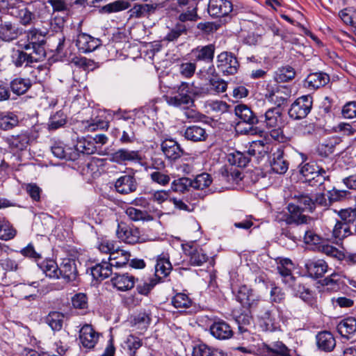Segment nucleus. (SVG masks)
I'll list each match as a JSON object with an SVG mask.
<instances>
[{"mask_svg":"<svg viewBox=\"0 0 356 356\" xmlns=\"http://www.w3.org/2000/svg\"><path fill=\"white\" fill-rule=\"evenodd\" d=\"M32 83L29 79L17 77L12 80L10 83V90L17 95L25 94L31 87Z\"/></svg>","mask_w":356,"mask_h":356,"instance_id":"obj_43","label":"nucleus"},{"mask_svg":"<svg viewBox=\"0 0 356 356\" xmlns=\"http://www.w3.org/2000/svg\"><path fill=\"white\" fill-rule=\"evenodd\" d=\"M101 44L102 41L99 38L92 37L84 33L78 34L76 39V46L79 51L82 53L93 51Z\"/></svg>","mask_w":356,"mask_h":356,"instance_id":"obj_17","label":"nucleus"},{"mask_svg":"<svg viewBox=\"0 0 356 356\" xmlns=\"http://www.w3.org/2000/svg\"><path fill=\"white\" fill-rule=\"evenodd\" d=\"M191 86L188 83L182 82L177 92L166 95L163 97L168 105L175 107H188L193 103L191 97Z\"/></svg>","mask_w":356,"mask_h":356,"instance_id":"obj_2","label":"nucleus"},{"mask_svg":"<svg viewBox=\"0 0 356 356\" xmlns=\"http://www.w3.org/2000/svg\"><path fill=\"white\" fill-rule=\"evenodd\" d=\"M26 38L27 43L24 44L23 49L31 50L33 54L43 60L46 57L45 35L36 29H32L26 33Z\"/></svg>","mask_w":356,"mask_h":356,"instance_id":"obj_3","label":"nucleus"},{"mask_svg":"<svg viewBox=\"0 0 356 356\" xmlns=\"http://www.w3.org/2000/svg\"><path fill=\"white\" fill-rule=\"evenodd\" d=\"M184 138L193 143L205 141L208 138V134L204 128L199 125L187 127L183 134Z\"/></svg>","mask_w":356,"mask_h":356,"instance_id":"obj_31","label":"nucleus"},{"mask_svg":"<svg viewBox=\"0 0 356 356\" xmlns=\"http://www.w3.org/2000/svg\"><path fill=\"white\" fill-rule=\"evenodd\" d=\"M52 154L60 159L75 161L76 152L72 150V147H65L61 143H55L51 147Z\"/></svg>","mask_w":356,"mask_h":356,"instance_id":"obj_39","label":"nucleus"},{"mask_svg":"<svg viewBox=\"0 0 356 356\" xmlns=\"http://www.w3.org/2000/svg\"><path fill=\"white\" fill-rule=\"evenodd\" d=\"M15 235L16 230L10 223L5 219H0V239L8 241L13 238Z\"/></svg>","mask_w":356,"mask_h":356,"instance_id":"obj_56","label":"nucleus"},{"mask_svg":"<svg viewBox=\"0 0 356 356\" xmlns=\"http://www.w3.org/2000/svg\"><path fill=\"white\" fill-rule=\"evenodd\" d=\"M136 281H138V279L129 273H115L111 280L112 285L121 291H126L134 288Z\"/></svg>","mask_w":356,"mask_h":356,"instance_id":"obj_25","label":"nucleus"},{"mask_svg":"<svg viewBox=\"0 0 356 356\" xmlns=\"http://www.w3.org/2000/svg\"><path fill=\"white\" fill-rule=\"evenodd\" d=\"M19 35L17 25L6 17L0 16V40L3 42H11L17 39Z\"/></svg>","mask_w":356,"mask_h":356,"instance_id":"obj_16","label":"nucleus"},{"mask_svg":"<svg viewBox=\"0 0 356 356\" xmlns=\"http://www.w3.org/2000/svg\"><path fill=\"white\" fill-rule=\"evenodd\" d=\"M79 127L84 131H95L99 129L108 127V122L97 115L92 116L90 120H83L79 123Z\"/></svg>","mask_w":356,"mask_h":356,"instance_id":"obj_41","label":"nucleus"},{"mask_svg":"<svg viewBox=\"0 0 356 356\" xmlns=\"http://www.w3.org/2000/svg\"><path fill=\"white\" fill-rule=\"evenodd\" d=\"M228 161L232 165L241 168L245 167L248 165L250 162V157L245 153L236 151L229 154Z\"/></svg>","mask_w":356,"mask_h":356,"instance_id":"obj_58","label":"nucleus"},{"mask_svg":"<svg viewBox=\"0 0 356 356\" xmlns=\"http://www.w3.org/2000/svg\"><path fill=\"white\" fill-rule=\"evenodd\" d=\"M116 234L119 239L129 244L137 243L140 238V233L138 228L126 225H118Z\"/></svg>","mask_w":356,"mask_h":356,"instance_id":"obj_19","label":"nucleus"},{"mask_svg":"<svg viewBox=\"0 0 356 356\" xmlns=\"http://www.w3.org/2000/svg\"><path fill=\"white\" fill-rule=\"evenodd\" d=\"M79 338L83 347L92 349L99 341V333L95 331L91 325L85 324L79 330Z\"/></svg>","mask_w":356,"mask_h":356,"instance_id":"obj_14","label":"nucleus"},{"mask_svg":"<svg viewBox=\"0 0 356 356\" xmlns=\"http://www.w3.org/2000/svg\"><path fill=\"white\" fill-rule=\"evenodd\" d=\"M72 149L76 152V160L79 158L81 154H92L97 149L93 140L86 138L78 139L76 145Z\"/></svg>","mask_w":356,"mask_h":356,"instance_id":"obj_38","label":"nucleus"},{"mask_svg":"<svg viewBox=\"0 0 356 356\" xmlns=\"http://www.w3.org/2000/svg\"><path fill=\"white\" fill-rule=\"evenodd\" d=\"M329 168L326 169L316 162H309L304 164L300 170L303 176L305 181L310 186H320L325 180H329Z\"/></svg>","mask_w":356,"mask_h":356,"instance_id":"obj_1","label":"nucleus"},{"mask_svg":"<svg viewBox=\"0 0 356 356\" xmlns=\"http://www.w3.org/2000/svg\"><path fill=\"white\" fill-rule=\"evenodd\" d=\"M316 345L322 351L331 352L336 346V340L333 334L329 331H323L316 337Z\"/></svg>","mask_w":356,"mask_h":356,"instance_id":"obj_33","label":"nucleus"},{"mask_svg":"<svg viewBox=\"0 0 356 356\" xmlns=\"http://www.w3.org/2000/svg\"><path fill=\"white\" fill-rule=\"evenodd\" d=\"M259 124H264L267 128H280L283 125L282 109L279 107L268 108L261 116H259Z\"/></svg>","mask_w":356,"mask_h":356,"instance_id":"obj_10","label":"nucleus"},{"mask_svg":"<svg viewBox=\"0 0 356 356\" xmlns=\"http://www.w3.org/2000/svg\"><path fill=\"white\" fill-rule=\"evenodd\" d=\"M212 183V178L208 173L203 172L197 175L195 178L192 180V187L195 189L203 190Z\"/></svg>","mask_w":356,"mask_h":356,"instance_id":"obj_59","label":"nucleus"},{"mask_svg":"<svg viewBox=\"0 0 356 356\" xmlns=\"http://www.w3.org/2000/svg\"><path fill=\"white\" fill-rule=\"evenodd\" d=\"M270 166L273 172L277 174H284L289 169V163L284 157V150L278 148L272 154Z\"/></svg>","mask_w":356,"mask_h":356,"instance_id":"obj_30","label":"nucleus"},{"mask_svg":"<svg viewBox=\"0 0 356 356\" xmlns=\"http://www.w3.org/2000/svg\"><path fill=\"white\" fill-rule=\"evenodd\" d=\"M38 266L49 278L58 279L59 266L53 259H44L38 263Z\"/></svg>","mask_w":356,"mask_h":356,"instance_id":"obj_44","label":"nucleus"},{"mask_svg":"<svg viewBox=\"0 0 356 356\" xmlns=\"http://www.w3.org/2000/svg\"><path fill=\"white\" fill-rule=\"evenodd\" d=\"M234 113L241 120L239 122H244L246 124H259V116L246 104L236 105Z\"/></svg>","mask_w":356,"mask_h":356,"instance_id":"obj_22","label":"nucleus"},{"mask_svg":"<svg viewBox=\"0 0 356 356\" xmlns=\"http://www.w3.org/2000/svg\"><path fill=\"white\" fill-rule=\"evenodd\" d=\"M130 3L125 0H117L102 6L99 12L104 14H111L124 10L130 7Z\"/></svg>","mask_w":356,"mask_h":356,"instance_id":"obj_47","label":"nucleus"},{"mask_svg":"<svg viewBox=\"0 0 356 356\" xmlns=\"http://www.w3.org/2000/svg\"><path fill=\"white\" fill-rule=\"evenodd\" d=\"M64 316L58 312H51L45 318V322L54 331H60L63 327Z\"/></svg>","mask_w":356,"mask_h":356,"instance_id":"obj_48","label":"nucleus"},{"mask_svg":"<svg viewBox=\"0 0 356 356\" xmlns=\"http://www.w3.org/2000/svg\"><path fill=\"white\" fill-rule=\"evenodd\" d=\"M221 179L228 184H238L242 179L241 172L233 168H231L229 170L226 168L222 169Z\"/></svg>","mask_w":356,"mask_h":356,"instance_id":"obj_55","label":"nucleus"},{"mask_svg":"<svg viewBox=\"0 0 356 356\" xmlns=\"http://www.w3.org/2000/svg\"><path fill=\"white\" fill-rule=\"evenodd\" d=\"M11 58L12 62L17 67H22L24 65L28 66L31 63L42 60V58L37 57L36 54H33L32 51L27 53L22 50L14 51Z\"/></svg>","mask_w":356,"mask_h":356,"instance_id":"obj_29","label":"nucleus"},{"mask_svg":"<svg viewBox=\"0 0 356 356\" xmlns=\"http://www.w3.org/2000/svg\"><path fill=\"white\" fill-rule=\"evenodd\" d=\"M208 73L213 76L216 75V77L209 79V84L211 91L218 94L225 92L227 88V83L223 79L217 77V73L213 65L209 66Z\"/></svg>","mask_w":356,"mask_h":356,"instance_id":"obj_42","label":"nucleus"},{"mask_svg":"<svg viewBox=\"0 0 356 356\" xmlns=\"http://www.w3.org/2000/svg\"><path fill=\"white\" fill-rule=\"evenodd\" d=\"M236 298L242 305L247 307L251 311L257 308L261 300L253 291L247 286H241L236 293Z\"/></svg>","mask_w":356,"mask_h":356,"instance_id":"obj_13","label":"nucleus"},{"mask_svg":"<svg viewBox=\"0 0 356 356\" xmlns=\"http://www.w3.org/2000/svg\"><path fill=\"white\" fill-rule=\"evenodd\" d=\"M185 252L189 264L193 266H201L209 259L206 251L198 246H189Z\"/></svg>","mask_w":356,"mask_h":356,"instance_id":"obj_27","label":"nucleus"},{"mask_svg":"<svg viewBox=\"0 0 356 356\" xmlns=\"http://www.w3.org/2000/svg\"><path fill=\"white\" fill-rule=\"evenodd\" d=\"M293 295L300 298L312 308L319 310L316 293L300 280L294 279L289 284Z\"/></svg>","mask_w":356,"mask_h":356,"instance_id":"obj_4","label":"nucleus"},{"mask_svg":"<svg viewBox=\"0 0 356 356\" xmlns=\"http://www.w3.org/2000/svg\"><path fill=\"white\" fill-rule=\"evenodd\" d=\"M172 269V266L170 262L168 254L162 253L157 256L155 265V274L157 277H167L170 273Z\"/></svg>","mask_w":356,"mask_h":356,"instance_id":"obj_37","label":"nucleus"},{"mask_svg":"<svg viewBox=\"0 0 356 356\" xmlns=\"http://www.w3.org/2000/svg\"><path fill=\"white\" fill-rule=\"evenodd\" d=\"M210 333L219 340L230 339L234 332L230 325L224 321L214 322L209 328Z\"/></svg>","mask_w":356,"mask_h":356,"instance_id":"obj_28","label":"nucleus"},{"mask_svg":"<svg viewBox=\"0 0 356 356\" xmlns=\"http://www.w3.org/2000/svg\"><path fill=\"white\" fill-rule=\"evenodd\" d=\"M134 126V122L131 121L130 125L124 128L122 135L119 138V141L122 144H131L136 140Z\"/></svg>","mask_w":356,"mask_h":356,"instance_id":"obj_63","label":"nucleus"},{"mask_svg":"<svg viewBox=\"0 0 356 356\" xmlns=\"http://www.w3.org/2000/svg\"><path fill=\"white\" fill-rule=\"evenodd\" d=\"M293 200V202L300 207L301 211L308 210L312 211L314 210L313 197L307 194L300 192H296L291 195Z\"/></svg>","mask_w":356,"mask_h":356,"instance_id":"obj_45","label":"nucleus"},{"mask_svg":"<svg viewBox=\"0 0 356 356\" xmlns=\"http://www.w3.org/2000/svg\"><path fill=\"white\" fill-rule=\"evenodd\" d=\"M187 33V27L185 24L176 23L175 26L170 29L168 33L163 38V41L175 42L183 34Z\"/></svg>","mask_w":356,"mask_h":356,"instance_id":"obj_53","label":"nucleus"},{"mask_svg":"<svg viewBox=\"0 0 356 356\" xmlns=\"http://www.w3.org/2000/svg\"><path fill=\"white\" fill-rule=\"evenodd\" d=\"M341 337L347 340L356 338V319L348 317L341 320L337 326Z\"/></svg>","mask_w":356,"mask_h":356,"instance_id":"obj_26","label":"nucleus"},{"mask_svg":"<svg viewBox=\"0 0 356 356\" xmlns=\"http://www.w3.org/2000/svg\"><path fill=\"white\" fill-rule=\"evenodd\" d=\"M266 99L270 103L275 104V107H281L285 105L290 97V90L284 86H276L272 89H268L265 95Z\"/></svg>","mask_w":356,"mask_h":356,"instance_id":"obj_12","label":"nucleus"},{"mask_svg":"<svg viewBox=\"0 0 356 356\" xmlns=\"http://www.w3.org/2000/svg\"><path fill=\"white\" fill-rule=\"evenodd\" d=\"M289 213H279L276 219L278 222L284 221L286 225H302L307 223V217L303 215L300 207L294 202L289 203L287 206Z\"/></svg>","mask_w":356,"mask_h":356,"instance_id":"obj_7","label":"nucleus"},{"mask_svg":"<svg viewBox=\"0 0 356 356\" xmlns=\"http://www.w3.org/2000/svg\"><path fill=\"white\" fill-rule=\"evenodd\" d=\"M334 212L340 218V221L344 224H353L356 222V208L348 207L340 210H334Z\"/></svg>","mask_w":356,"mask_h":356,"instance_id":"obj_54","label":"nucleus"},{"mask_svg":"<svg viewBox=\"0 0 356 356\" xmlns=\"http://www.w3.org/2000/svg\"><path fill=\"white\" fill-rule=\"evenodd\" d=\"M161 151L165 158L170 161L179 159L184 153L180 145L173 139H165L161 144Z\"/></svg>","mask_w":356,"mask_h":356,"instance_id":"obj_20","label":"nucleus"},{"mask_svg":"<svg viewBox=\"0 0 356 356\" xmlns=\"http://www.w3.org/2000/svg\"><path fill=\"white\" fill-rule=\"evenodd\" d=\"M266 305L267 303L266 302L261 300L257 308L252 309L251 312H254L259 318L263 319L267 326L269 325H273V319L272 318L271 312L266 308Z\"/></svg>","mask_w":356,"mask_h":356,"instance_id":"obj_50","label":"nucleus"},{"mask_svg":"<svg viewBox=\"0 0 356 356\" xmlns=\"http://www.w3.org/2000/svg\"><path fill=\"white\" fill-rule=\"evenodd\" d=\"M342 276L337 273H332L329 276L325 277L321 282L323 286H325L327 291H337L340 289L342 284Z\"/></svg>","mask_w":356,"mask_h":356,"instance_id":"obj_46","label":"nucleus"},{"mask_svg":"<svg viewBox=\"0 0 356 356\" xmlns=\"http://www.w3.org/2000/svg\"><path fill=\"white\" fill-rule=\"evenodd\" d=\"M158 6H159V4H155V6H153L149 5V3H136L128 11L129 19L148 17L156 12V8Z\"/></svg>","mask_w":356,"mask_h":356,"instance_id":"obj_32","label":"nucleus"},{"mask_svg":"<svg viewBox=\"0 0 356 356\" xmlns=\"http://www.w3.org/2000/svg\"><path fill=\"white\" fill-rule=\"evenodd\" d=\"M216 67L224 76L233 75L238 72L239 63L233 53L222 51L216 57Z\"/></svg>","mask_w":356,"mask_h":356,"instance_id":"obj_5","label":"nucleus"},{"mask_svg":"<svg viewBox=\"0 0 356 356\" xmlns=\"http://www.w3.org/2000/svg\"><path fill=\"white\" fill-rule=\"evenodd\" d=\"M172 304L177 309H188L191 306L192 300L186 294L178 293L172 298Z\"/></svg>","mask_w":356,"mask_h":356,"instance_id":"obj_60","label":"nucleus"},{"mask_svg":"<svg viewBox=\"0 0 356 356\" xmlns=\"http://www.w3.org/2000/svg\"><path fill=\"white\" fill-rule=\"evenodd\" d=\"M35 138V137L32 135V131L26 130L22 131L17 135L8 136L6 141L10 149L14 152H20L25 150Z\"/></svg>","mask_w":356,"mask_h":356,"instance_id":"obj_9","label":"nucleus"},{"mask_svg":"<svg viewBox=\"0 0 356 356\" xmlns=\"http://www.w3.org/2000/svg\"><path fill=\"white\" fill-rule=\"evenodd\" d=\"M151 322V316L149 313L140 312L133 319L132 323L137 329L146 330Z\"/></svg>","mask_w":356,"mask_h":356,"instance_id":"obj_64","label":"nucleus"},{"mask_svg":"<svg viewBox=\"0 0 356 356\" xmlns=\"http://www.w3.org/2000/svg\"><path fill=\"white\" fill-rule=\"evenodd\" d=\"M350 196V193L346 190L333 188L327 192V197L330 204L345 201L348 200Z\"/></svg>","mask_w":356,"mask_h":356,"instance_id":"obj_62","label":"nucleus"},{"mask_svg":"<svg viewBox=\"0 0 356 356\" xmlns=\"http://www.w3.org/2000/svg\"><path fill=\"white\" fill-rule=\"evenodd\" d=\"M97 263L90 268L91 275L97 280H103L112 275V264L108 259H97Z\"/></svg>","mask_w":356,"mask_h":356,"instance_id":"obj_21","label":"nucleus"},{"mask_svg":"<svg viewBox=\"0 0 356 356\" xmlns=\"http://www.w3.org/2000/svg\"><path fill=\"white\" fill-rule=\"evenodd\" d=\"M216 47L213 44L197 46L191 51V54L196 62L211 63L214 58Z\"/></svg>","mask_w":356,"mask_h":356,"instance_id":"obj_23","label":"nucleus"},{"mask_svg":"<svg viewBox=\"0 0 356 356\" xmlns=\"http://www.w3.org/2000/svg\"><path fill=\"white\" fill-rule=\"evenodd\" d=\"M192 187V180L188 177L175 179L171 184V190L177 193H184Z\"/></svg>","mask_w":356,"mask_h":356,"instance_id":"obj_61","label":"nucleus"},{"mask_svg":"<svg viewBox=\"0 0 356 356\" xmlns=\"http://www.w3.org/2000/svg\"><path fill=\"white\" fill-rule=\"evenodd\" d=\"M313 104V98L310 95L298 97L291 106L289 115L294 120L305 118L310 113Z\"/></svg>","mask_w":356,"mask_h":356,"instance_id":"obj_6","label":"nucleus"},{"mask_svg":"<svg viewBox=\"0 0 356 356\" xmlns=\"http://www.w3.org/2000/svg\"><path fill=\"white\" fill-rule=\"evenodd\" d=\"M143 160L141 153L138 150L121 148L110 155V161L120 165L128 163H140Z\"/></svg>","mask_w":356,"mask_h":356,"instance_id":"obj_8","label":"nucleus"},{"mask_svg":"<svg viewBox=\"0 0 356 356\" xmlns=\"http://www.w3.org/2000/svg\"><path fill=\"white\" fill-rule=\"evenodd\" d=\"M114 186L118 193L127 195L135 192L138 184L134 175H125L115 181Z\"/></svg>","mask_w":356,"mask_h":356,"instance_id":"obj_24","label":"nucleus"},{"mask_svg":"<svg viewBox=\"0 0 356 356\" xmlns=\"http://www.w3.org/2000/svg\"><path fill=\"white\" fill-rule=\"evenodd\" d=\"M71 302L73 308L80 310L81 314L87 312L88 309V298L86 293H76L72 297Z\"/></svg>","mask_w":356,"mask_h":356,"instance_id":"obj_51","label":"nucleus"},{"mask_svg":"<svg viewBox=\"0 0 356 356\" xmlns=\"http://www.w3.org/2000/svg\"><path fill=\"white\" fill-rule=\"evenodd\" d=\"M125 213L129 218L133 221H151L154 219L147 211H142L132 207H128L125 211Z\"/></svg>","mask_w":356,"mask_h":356,"instance_id":"obj_52","label":"nucleus"},{"mask_svg":"<svg viewBox=\"0 0 356 356\" xmlns=\"http://www.w3.org/2000/svg\"><path fill=\"white\" fill-rule=\"evenodd\" d=\"M263 350L268 356H292L291 350L280 341L270 344L264 343Z\"/></svg>","mask_w":356,"mask_h":356,"instance_id":"obj_35","label":"nucleus"},{"mask_svg":"<svg viewBox=\"0 0 356 356\" xmlns=\"http://www.w3.org/2000/svg\"><path fill=\"white\" fill-rule=\"evenodd\" d=\"M232 11V3L229 0H209L208 13L212 17L227 16Z\"/></svg>","mask_w":356,"mask_h":356,"instance_id":"obj_15","label":"nucleus"},{"mask_svg":"<svg viewBox=\"0 0 356 356\" xmlns=\"http://www.w3.org/2000/svg\"><path fill=\"white\" fill-rule=\"evenodd\" d=\"M78 277L76 261L72 258L63 259L59 266L58 279L63 278L67 282H72L76 281Z\"/></svg>","mask_w":356,"mask_h":356,"instance_id":"obj_11","label":"nucleus"},{"mask_svg":"<svg viewBox=\"0 0 356 356\" xmlns=\"http://www.w3.org/2000/svg\"><path fill=\"white\" fill-rule=\"evenodd\" d=\"M19 124V118L13 112L0 111V129L8 131L17 127Z\"/></svg>","mask_w":356,"mask_h":356,"instance_id":"obj_40","label":"nucleus"},{"mask_svg":"<svg viewBox=\"0 0 356 356\" xmlns=\"http://www.w3.org/2000/svg\"><path fill=\"white\" fill-rule=\"evenodd\" d=\"M131 257L129 252L121 249L118 246L117 250L111 252V254L107 257L113 266L116 268H121L126 266Z\"/></svg>","mask_w":356,"mask_h":356,"instance_id":"obj_36","label":"nucleus"},{"mask_svg":"<svg viewBox=\"0 0 356 356\" xmlns=\"http://www.w3.org/2000/svg\"><path fill=\"white\" fill-rule=\"evenodd\" d=\"M295 75V70L292 67L286 65L278 68L275 72L274 78L277 83H284L292 80Z\"/></svg>","mask_w":356,"mask_h":356,"instance_id":"obj_49","label":"nucleus"},{"mask_svg":"<svg viewBox=\"0 0 356 356\" xmlns=\"http://www.w3.org/2000/svg\"><path fill=\"white\" fill-rule=\"evenodd\" d=\"M305 267L308 276L313 279L323 277L329 269L327 263L320 259L308 260Z\"/></svg>","mask_w":356,"mask_h":356,"instance_id":"obj_18","label":"nucleus"},{"mask_svg":"<svg viewBox=\"0 0 356 356\" xmlns=\"http://www.w3.org/2000/svg\"><path fill=\"white\" fill-rule=\"evenodd\" d=\"M330 81V76L323 72L309 74L305 81V86L310 90H316L325 86Z\"/></svg>","mask_w":356,"mask_h":356,"instance_id":"obj_34","label":"nucleus"},{"mask_svg":"<svg viewBox=\"0 0 356 356\" xmlns=\"http://www.w3.org/2000/svg\"><path fill=\"white\" fill-rule=\"evenodd\" d=\"M179 22L177 23L185 24L187 22H196L200 19L197 14V5L191 8H188L187 10L181 12L177 17Z\"/></svg>","mask_w":356,"mask_h":356,"instance_id":"obj_57","label":"nucleus"}]
</instances>
